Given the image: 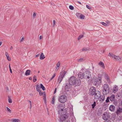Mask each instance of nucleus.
<instances>
[{
	"label": "nucleus",
	"mask_w": 122,
	"mask_h": 122,
	"mask_svg": "<svg viewBox=\"0 0 122 122\" xmlns=\"http://www.w3.org/2000/svg\"><path fill=\"white\" fill-rule=\"evenodd\" d=\"M60 61H59L56 64V66L57 67H59V66H60Z\"/></svg>",
	"instance_id": "nucleus-40"
},
{
	"label": "nucleus",
	"mask_w": 122,
	"mask_h": 122,
	"mask_svg": "<svg viewBox=\"0 0 122 122\" xmlns=\"http://www.w3.org/2000/svg\"><path fill=\"white\" fill-rule=\"evenodd\" d=\"M105 78L107 79V80H109V77L108 76L106 73L105 74Z\"/></svg>",
	"instance_id": "nucleus-27"
},
{
	"label": "nucleus",
	"mask_w": 122,
	"mask_h": 122,
	"mask_svg": "<svg viewBox=\"0 0 122 122\" xmlns=\"http://www.w3.org/2000/svg\"><path fill=\"white\" fill-rule=\"evenodd\" d=\"M113 58L115 59H116V60H121V58L118 56H116L115 55V56H113Z\"/></svg>",
	"instance_id": "nucleus-23"
},
{
	"label": "nucleus",
	"mask_w": 122,
	"mask_h": 122,
	"mask_svg": "<svg viewBox=\"0 0 122 122\" xmlns=\"http://www.w3.org/2000/svg\"><path fill=\"white\" fill-rule=\"evenodd\" d=\"M9 69H10V72L11 73H12V71L11 69V68L10 67V64H9Z\"/></svg>",
	"instance_id": "nucleus-47"
},
{
	"label": "nucleus",
	"mask_w": 122,
	"mask_h": 122,
	"mask_svg": "<svg viewBox=\"0 0 122 122\" xmlns=\"http://www.w3.org/2000/svg\"><path fill=\"white\" fill-rule=\"evenodd\" d=\"M83 61V58H81L79 59L78 60V61L79 62H81Z\"/></svg>",
	"instance_id": "nucleus-41"
},
{
	"label": "nucleus",
	"mask_w": 122,
	"mask_h": 122,
	"mask_svg": "<svg viewBox=\"0 0 122 122\" xmlns=\"http://www.w3.org/2000/svg\"><path fill=\"white\" fill-rule=\"evenodd\" d=\"M42 36H40V37H39V39H40L41 40V39H42Z\"/></svg>",
	"instance_id": "nucleus-61"
},
{
	"label": "nucleus",
	"mask_w": 122,
	"mask_h": 122,
	"mask_svg": "<svg viewBox=\"0 0 122 122\" xmlns=\"http://www.w3.org/2000/svg\"><path fill=\"white\" fill-rule=\"evenodd\" d=\"M85 77H86L87 78L89 79L91 77V76H89V74L88 73L85 74Z\"/></svg>",
	"instance_id": "nucleus-31"
},
{
	"label": "nucleus",
	"mask_w": 122,
	"mask_h": 122,
	"mask_svg": "<svg viewBox=\"0 0 122 122\" xmlns=\"http://www.w3.org/2000/svg\"><path fill=\"white\" fill-rule=\"evenodd\" d=\"M79 18H80L81 19H84V15L81 14Z\"/></svg>",
	"instance_id": "nucleus-38"
},
{
	"label": "nucleus",
	"mask_w": 122,
	"mask_h": 122,
	"mask_svg": "<svg viewBox=\"0 0 122 122\" xmlns=\"http://www.w3.org/2000/svg\"><path fill=\"white\" fill-rule=\"evenodd\" d=\"M84 36L83 35H80L79 36H78V40H80L81 38H83Z\"/></svg>",
	"instance_id": "nucleus-29"
},
{
	"label": "nucleus",
	"mask_w": 122,
	"mask_h": 122,
	"mask_svg": "<svg viewBox=\"0 0 122 122\" xmlns=\"http://www.w3.org/2000/svg\"><path fill=\"white\" fill-rule=\"evenodd\" d=\"M10 121L12 122H20V120L18 119L15 118L11 119Z\"/></svg>",
	"instance_id": "nucleus-17"
},
{
	"label": "nucleus",
	"mask_w": 122,
	"mask_h": 122,
	"mask_svg": "<svg viewBox=\"0 0 122 122\" xmlns=\"http://www.w3.org/2000/svg\"><path fill=\"white\" fill-rule=\"evenodd\" d=\"M102 109L101 108H100L97 112V116L99 117H100L102 115Z\"/></svg>",
	"instance_id": "nucleus-10"
},
{
	"label": "nucleus",
	"mask_w": 122,
	"mask_h": 122,
	"mask_svg": "<svg viewBox=\"0 0 122 122\" xmlns=\"http://www.w3.org/2000/svg\"><path fill=\"white\" fill-rule=\"evenodd\" d=\"M89 49V48H85V49L84 48V51H87Z\"/></svg>",
	"instance_id": "nucleus-57"
},
{
	"label": "nucleus",
	"mask_w": 122,
	"mask_h": 122,
	"mask_svg": "<svg viewBox=\"0 0 122 122\" xmlns=\"http://www.w3.org/2000/svg\"><path fill=\"white\" fill-rule=\"evenodd\" d=\"M61 122H70V121H61Z\"/></svg>",
	"instance_id": "nucleus-59"
},
{
	"label": "nucleus",
	"mask_w": 122,
	"mask_h": 122,
	"mask_svg": "<svg viewBox=\"0 0 122 122\" xmlns=\"http://www.w3.org/2000/svg\"><path fill=\"white\" fill-rule=\"evenodd\" d=\"M89 92L91 96L94 95H97V93L96 92V89L95 87L92 86L89 89Z\"/></svg>",
	"instance_id": "nucleus-4"
},
{
	"label": "nucleus",
	"mask_w": 122,
	"mask_h": 122,
	"mask_svg": "<svg viewBox=\"0 0 122 122\" xmlns=\"http://www.w3.org/2000/svg\"><path fill=\"white\" fill-rule=\"evenodd\" d=\"M88 96H85L84 97V101L87 102L88 100Z\"/></svg>",
	"instance_id": "nucleus-33"
},
{
	"label": "nucleus",
	"mask_w": 122,
	"mask_h": 122,
	"mask_svg": "<svg viewBox=\"0 0 122 122\" xmlns=\"http://www.w3.org/2000/svg\"><path fill=\"white\" fill-rule=\"evenodd\" d=\"M66 96L63 95L61 96L58 99V101L61 103L65 102H66Z\"/></svg>",
	"instance_id": "nucleus-7"
},
{
	"label": "nucleus",
	"mask_w": 122,
	"mask_h": 122,
	"mask_svg": "<svg viewBox=\"0 0 122 122\" xmlns=\"http://www.w3.org/2000/svg\"><path fill=\"white\" fill-rule=\"evenodd\" d=\"M39 92V94L40 96H41L43 94V93L42 92Z\"/></svg>",
	"instance_id": "nucleus-54"
},
{
	"label": "nucleus",
	"mask_w": 122,
	"mask_h": 122,
	"mask_svg": "<svg viewBox=\"0 0 122 122\" xmlns=\"http://www.w3.org/2000/svg\"><path fill=\"white\" fill-rule=\"evenodd\" d=\"M29 79L30 80H31L32 79V78L31 77H30L29 78Z\"/></svg>",
	"instance_id": "nucleus-64"
},
{
	"label": "nucleus",
	"mask_w": 122,
	"mask_h": 122,
	"mask_svg": "<svg viewBox=\"0 0 122 122\" xmlns=\"http://www.w3.org/2000/svg\"><path fill=\"white\" fill-rule=\"evenodd\" d=\"M85 74H87L88 73L89 74V76H91V75L90 74L91 72L89 71L88 70H87L85 71Z\"/></svg>",
	"instance_id": "nucleus-28"
},
{
	"label": "nucleus",
	"mask_w": 122,
	"mask_h": 122,
	"mask_svg": "<svg viewBox=\"0 0 122 122\" xmlns=\"http://www.w3.org/2000/svg\"><path fill=\"white\" fill-rule=\"evenodd\" d=\"M110 113L108 112H106L103 113L102 116V118L104 120H106L110 118Z\"/></svg>",
	"instance_id": "nucleus-5"
},
{
	"label": "nucleus",
	"mask_w": 122,
	"mask_h": 122,
	"mask_svg": "<svg viewBox=\"0 0 122 122\" xmlns=\"http://www.w3.org/2000/svg\"><path fill=\"white\" fill-rule=\"evenodd\" d=\"M79 79L73 76H71L66 81L65 84H81V81L80 79H83L84 77V73L80 72L78 74Z\"/></svg>",
	"instance_id": "nucleus-1"
},
{
	"label": "nucleus",
	"mask_w": 122,
	"mask_h": 122,
	"mask_svg": "<svg viewBox=\"0 0 122 122\" xmlns=\"http://www.w3.org/2000/svg\"><path fill=\"white\" fill-rule=\"evenodd\" d=\"M101 24L103 25H104L105 26H107V25L106 23L103 22H102L101 23Z\"/></svg>",
	"instance_id": "nucleus-42"
},
{
	"label": "nucleus",
	"mask_w": 122,
	"mask_h": 122,
	"mask_svg": "<svg viewBox=\"0 0 122 122\" xmlns=\"http://www.w3.org/2000/svg\"><path fill=\"white\" fill-rule=\"evenodd\" d=\"M92 77H91L90 78H91V79H89V80H88V84H90L91 83V82L92 81V80H91V79H92V78H91Z\"/></svg>",
	"instance_id": "nucleus-46"
},
{
	"label": "nucleus",
	"mask_w": 122,
	"mask_h": 122,
	"mask_svg": "<svg viewBox=\"0 0 122 122\" xmlns=\"http://www.w3.org/2000/svg\"><path fill=\"white\" fill-rule=\"evenodd\" d=\"M115 112L118 116H119L122 112V108H121L119 107H118Z\"/></svg>",
	"instance_id": "nucleus-8"
},
{
	"label": "nucleus",
	"mask_w": 122,
	"mask_h": 122,
	"mask_svg": "<svg viewBox=\"0 0 122 122\" xmlns=\"http://www.w3.org/2000/svg\"><path fill=\"white\" fill-rule=\"evenodd\" d=\"M121 94V93L120 94V93L119 92L118 93H117V96L118 97H120V96L122 97V96H121L122 95Z\"/></svg>",
	"instance_id": "nucleus-44"
},
{
	"label": "nucleus",
	"mask_w": 122,
	"mask_h": 122,
	"mask_svg": "<svg viewBox=\"0 0 122 122\" xmlns=\"http://www.w3.org/2000/svg\"><path fill=\"white\" fill-rule=\"evenodd\" d=\"M102 90L103 92V94L104 95H106L109 92V90H107V89H103V90Z\"/></svg>",
	"instance_id": "nucleus-16"
},
{
	"label": "nucleus",
	"mask_w": 122,
	"mask_h": 122,
	"mask_svg": "<svg viewBox=\"0 0 122 122\" xmlns=\"http://www.w3.org/2000/svg\"><path fill=\"white\" fill-rule=\"evenodd\" d=\"M96 105V102L95 101H94L93 102V104H92V108L94 109Z\"/></svg>",
	"instance_id": "nucleus-26"
},
{
	"label": "nucleus",
	"mask_w": 122,
	"mask_h": 122,
	"mask_svg": "<svg viewBox=\"0 0 122 122\" xmlns=\"http://www.w3.org/2000/svg\"><path fill=\"white\" fill-rule=\"evenodd\" d=\"M30 70H27L25 71V75L26 76H27L29 75L30 73Z\"/></svg>",
	"instance_id": "nucleus-21"
},
{
	"label": "nucleus",
	"mask_w": 122,
	"mask_h": 122,
	"mask_svg": "<svg viewBox=\"0 0 122 122\" xmlns=\"http://www.w3.org/2000/svg\"><path fill=\"white\" fill-rule=\"evenodd\" d=\"M55 96H54L52 98V102H51V103L52 104H54V103L55 102Z\"/></svg>",
	"instance_id": "nucleus-32"
},
{
	"label": "nucleus",
	"mask_w": 122,
	"mask_h": 122,
	"mask_svg": "<svg viewBox=\"0 0 122 122\" xmlns=\"http://www.w3.org/2000/svg\"><path fill=\"white\" fill-rule=\"evenodd\" d=\"M56 88L55 89L54 92V94H55L56 92Z\"/></svg>",
	"instance_id": "nucleus-63"
},
{
	"label": "nucleus",
	"mask_w": 122,
	"mask_h": 122,
	"mask_svg": "<svg viewBox=\"0 0 122 122\" xmlns=\"http://www.w3.org/2000/svg\"><path fill=\"white\" fill-rule=\"evenodd\" d=\"M36 13L35 12H34L33 13V17L35 16H36Z\"/></svg>",
	"instance_id": "nucleus-51"
},
{
	"label": "nucleus",
	"mask_w": 122,
	"mask_h": 122,
	"mask_svg": "<svg viewBox=\"0 0 122 122\" xmlns=\"http://www.w3.org/2000/svg\"><path fill=\"white\" fill-rule=\"evenodd\" d=\"M28 101L30 103V107H31V101H29V100Z\"/></svg>",
	"instance_id": "nucleus-62"
},
{
	"label": "nucleus",
	"mask_w": 122,
	"mask_h": 122,
	"mask_svg": "<svg viewBox=\"0 0 122 122\" xmlns=\"http://www.w3.org/2000/svg\"><path fill=\"white\" fill-rule=\"evenodd\" d=\"M41 88V87L40 86H39L38 85H36V90L38 92H41V91L40 90V89Z\"/></svg>",
	"instance_id": "nucleus-24"
},
{
	"label": "nucleus",
	"mask_w": 122,
	"mask_h": 122,
	"mask_svg": "<svg viewBox=\"0 0 122 122\" xmlns=\"http://www.w3.org/2000/svg\"><path fill=\"white\" fill-rule=\"evenodd\" d=\"M115 107L114 105H111L109 107V110L111 111L114 112L115 110Z\"/></svg>",
	"instance_id": "nucleus-14"
},
{
	"label": "nucleus",
	"mask_w": 122,
	"mask_h": 122,
	"mask_svg": "<svg viewBox=\"0 0 122 122\" xmlns=\"http://www.w3.org/2000/svg\"><path fill=\"white\" fill-rule=\"evenodd\" d=\"M98 79H94V81L96 82L95 84H100L101 83L102 81V78L101 76H98Z\"/></svg>",
	"instance_id": "nucleus-9"
},
{
	"label": "nucleus",
	"mask_w": 122,
	"mask_h": 122,
	"mask_svg": "<svg viewBox=\"0 0 122 122\" xmlns=\"http://www.w3.org/2000/svg\"><path fill=\"white\" fill-rule=\"evenodd\" d=\"M118 87L116 85H114L113 87V91L114 93H116L118 90Z\"/></svg>",
	"instance_id": "nucleus-13"
},
{
	"label": "nucleus",
	"mask_w": 122,
	"mask_h": 122,
	"mask_svg": "<svg viewBox=\"0 0 122 122\" xmlns=\"http://www.w3.org/2000/svg\"><path fill=\"white\" fill-rule=\"evenodd\" d=\"M53 26H54L56 24V21L55 20H53Z\"/></svg>",
	"instance_id": "nucleus-50"
},
{
	"label": "nucleus",
	"mask_w": 122,
	"mask_h": 122,
	"mask_svg": "<svg viewBox=\"0 0 122 122\" xmlns=\"http://www.w3.org/2000/svg\"><path fill=\"white\" fill-rule=\"evenodd\" d=\"M74 84H66L65 87V88L66 91L68 92L70 90L71 87L72 85H74Z\"/></svg>",
	"instance_id": "nucleus-11"
},
{
	"label": "nucleus",
	"mask_w": 122,
	"mask_h": 122,
	"mask_svg": "<svg viewBox=\"0 0 122 122\" xmlns=\"http://www.w3.org/2000/svg\"><path fill=\"white\" fill-rule=\"evenodd\" d=\"M37 80L36 77L35 76H34L33 77V81L34 82H36Z\"/></svg>",
	"instance_id": "nucleus-37"
},
{
	"label": "nucleus",
	"mask_w": 122,
	"mask_h": 122,
	"mask_svg": "<svg viewBox=\"0 0 122 122\" xmlns=\"http://www.w3.org/2000/svg\"><path fill=\"white\" fill-rule=\"evenodd\" d=\"M108 55H109V56H111L112 57V58H113V56H115V55H113V54H111L110 53H109Z\"/></svg>",
	"instance_id": "nucleus-45"
},
{
	"label": "nucleus",
	"mask_w": 122,
	"mask_h": 122,
	"mask_svg": "<svg viewBox=\"0 0 122 122\" xmlns=\"http://www.w3.org/2000/svg\"><path fill=\"white\" fill-rule=\"evenodd\" d=\"M67 73L66 71H65L64 70L63 71L60 72V75L57 79V82L58 84H60L61 83Z\"/></svg>",
	"instance_id": "nucleus-3"
},
{
	"label": "nucleus",
	"mask_w": 122,
	"mask_h": 122,
	"mask_svg": "<svg viewBox=\"0 0 122 122\" xmlns=\"http://www.w3.org/2000/svg\"><path fill=\"white\" fill-rule=\"evenodd\" d=\"M5 55L7 60L9 61H10L11 60V58L10 57L8 53L7 52H6L5 53Z\"/></svg>",
	"instance_id": "nucleus-19"
},
{
	"label": "nucleus",
	"mask_w": 122,
	"mask_h": 122,
	"mask_svg": "<svg viewBox=\"0 0 122 122\" xmlns=\"http://www.w3.org/2000/svg\"><path fill=\"white\" fill-rule=\"evenodd\" d=\"M40 55V54H39L37 55H36V56L35 57H38Z\"/></svg>",
	"instance_id": "nucleus-60"
},
{
	"label": "nucleus",
	"mask_w": 122,
	"mask_h": 122,
	"mask_svg": "<svg viewBox=\"0 0 122 122\" xmlns=\"http://www.w3.org/2000/svg\"><path fill=\"white\" fill-rule=\"evenodd\" d=\"M8 102L9 103H12V100L11 99V98L9 96H8Z\"/></svg>",
	"instance_id": "nucleus-30"
},
{
	"label": "nucleus",
	"mask_w": 122,
	"mask_h": 122,
	"mask_svg": "<svg viewBox=\"0 0 122 122\" xmlns=\"http://www.w3.org/2000/svg\"><path fill=\"white\" fill-rule=\"evenodd\" d=\"M98 93H97V94L98 93V95H94V97L95 99H99L101 95V92L99 91H98Z\"/></svg>",
	"instance_id": "nucleus-15"
},
{
	"label": "nucleus",
	"mask_w": 122,
	"mask_h": 122,
	"mask_svg": "<svg viewBox=\"0 0 122 122\" xmlns=\"http://www.w3.org/2000/svg\"><path fill=\"white\" fill-rule=\"evenodd\" d=\"M45 57L44 56V55L42 53L41 54L40 57V58L41 60H43L44 59Z\"/></svg>",
	"instance_id": "nucleus-20"
},
{
	"label": "nucleus",
	"mask_w": 122,
	"mask_h": 122,
	"mask_svg": "<svg viewBox=\"0 0 122 122\" xmlns=\"http://www.w3.org/2000/svg\"><path fill=\"white\" fill-rule=\"evenodd\" d=\"M40 85H41V86H40L41 87V88L43 90V91L45 90V87L43 86V84H40Z\"/></svg>",
	"instance_id": "nucleus-34"
},
{
	"label": "nucleus",
	"mask_w": 122,
	"mask_h": 122,
	"mask_svg": "<svg viewBox=\"0 0 122 122\" xmlns=\"http://www.w3.org/2000/svg\"><path fill=\"white\" fill-rule=\"evenodd\" d=\"M81 14L80 13H79L78 12H77L76 13V16L78 18H79V17H80V15Z\"/></svg>",
	"instance_id": "nucleus-36"
},
{
	"label": "nucleus",
	"mask_w": 122,
	"mask_h": 122,
	"mask_svg": "<svg viewBox=\"0 0 122 122\" xmlns=\"http://www.w3.org/2000/svg\"><path fill=\"white\" fill-rule=\"evenodd\" d=\"M114 101V103L115 105H116L118 103L116 101Z\"/></svg>",
	"instance_id": "nucleus-48"
},
{
	"label": "nucleus",
	"mask_w": 122,
	"mask_h": 122,
	"mask_svg": "<svg viewBox=\"0 0 122 122\" xmlns=\"http://www.w3.org/2000/svg\"><path fill=\"white\" fill-rule=\"evenodd\" d=\"M103 89H107L109 90V86L108 84H104Z\"/></svg>",
	"instance_id": "nucleus-18"
},
{
	"label": "nucleus",
	"mask_w": 122,
	"mask_h": 122,
	"mask_svg": "<svg viewBox=\"0 0 122 122\" xmlns=\"http://www.w3.org/2000/svg\"><path fill=\"white\" fill-rule=\"evenodd\" d=\"M24 39V38L23 37H22L20 41V42L22 41Z\"/></svg>",
	"instance_id": "nucleus-58"
},
{
	"label": "nucleus",
	"mask_w": 122,
	"mask_h": 122,
	"mask_svg": "<svg viewBox=\"0 0 122 122\" xmlns=\"http://www.w3.org/2000/svg\"><path fill=\"white\" fill-rule=\"evenodd\" d=\"M65 113V112H64L63 113L62 112V114H60V118L61 121H70L68 119L69 115L66 114Z\"/></svg>",
	"instance_id": "nucleus-2"
},
{
	"label": "nucleus",
	"mask_w": 122,
	"mask_h": 122,
	"mask_svg": "<svg viewBox=\"0 0 122 122\" xmlns=\"http://www.w3.org/2000/svg\"><path fill=\"white\" fill-rule=\"evenodd\" d=\"M69 7V9L71 10H73L74 8L73 6L71 5H70Z\"/></svg>",
	"instance_id": "nucleus-39"
},
{
	"label": "nucleus",
	"mask_w": 122,
	"mask_h": 122,
	"mask_svg": "<svg viewBox=\"0 0 122 122\" xmlns=\"http://www.w3.org/2000/svg\"><path fill=\"white\" fill-rule=\"evenodd\" d=\"M6 108L8 112H9L10 113H11V110L8 107H7Z\"/></svg>",
	"instance_id": "nucleus-43"
},
{
	"label": "nucleus",
	"mask_w": 122,
	"mask_h": 122,
	"mask_svg": "<svg viewBox=\"0 0 122 122\" xmlns=\"http://www.w3.org/2000/svg\"><path fill=\"white\" fill-rule=\"evenodd\" d=\"M105 122H112L111 121L109 120H105Z\"/></svg>",
	"instance_id": "nucleus-55"
},
{
	"label": "nucleus",
	"mask_w": 122,
	"mask_h": 122,
	"mask_svg": "<svg viewBox=\"0 0 122 122\" xmlns=\"http://www.w3.org/2000/svg\"><path fill=\"white\" fill-rule=\"evenodd\" d=\"M86 6V7L88 9H91V7L89 5H87Z\"/></svg>",
	"instance_id": "nucleus-49"
},
{
	"label": "nucleus",
	"mask_w": 122,
	"mask_h": 122,
	"mask_svg": "<svg viewBox=\"0 0 122 122\" xmlns=\"http://www.w3.org/2000/svg\"><path fill=\"white\" fill-rule=\"evenodd\" d=\"M44 95H45V96H44V98H43V99H44V101H46V99L45 94Z\"/></svg>",
	"instance_id": "nucleus-52"
},
{
	"label": "nucleus",
	"mask_w": 122,
	"mask_h": 122,
	"mask_svg": "<svg viewBox=\"0 0 122 122\" xmlns=\"http://www.w3.org/2000/svg\"><path fill=\"white\" fill-rule=\"evenodd\" d=\"M109 96L107 97L106 100V103L110 102Z\"/></svg>",
	"instance_id": "nucleus-35"
},
{
	"label": "nucleus",
	"mask_w": 122,
	"mask_h": 122,
	"mask_svg": "<svg viewBox=\"0 0 122 122\" xmlns=\"http://www.w3.org/2000/svg\"><path fill=\"white\" fill-rule=\"evenodd\" d=\"M109 100L111 101H114L115 99V96L114 94H112L110 97H109Z\"/></svg>",
	"instance_id": "nucleus-12"
},
{
	"label": "nucleus",
	"mask_w": 122,
	"mask_h": 122,
	"mask_svg": "<svg viewBox=\"0 0 122 122\" xmlns=\"http://www.w3.org/2000/svg\"><path fill=\"white\" fill-rule=\"evenodd\" d=\"M6 91H8L9 90V89L8 88V86H6Z\"/></svg>",
	"instance_id": "nucleus-56"
},
{
	"label": "nucleus",
	"mask_w": 122,
	"mask_h": 122,
	"mask_svg": "<svg viewBox=\"0 0 122 122\" xmlns=\"http://www.w3.org/2000/svg\"><path fill=\"white\" fill-rule=\"evenodd\" d=\"M63 107V105L62 104H61L58 105L57 108L59 109L58 111V113L59 114H62V112L63 113L64 112V111L63 110V109L64 108Z\"/></svg>",
	"instance_id": "nucleus-6"
},
{
	"label": "nucleus",
	"mask_w": 122,
	"mask_h": 122,
	"mask_svg": "<svg viewBox=\"0 0 122 122\" xmlns=\"http://www.w3.org/2000/svg\"><path fill=\"white\" fill-rule=\"evenodd\" d=\"M56 73H55L53 74V76H52V78H53L54 77L56 76Z\"/></svg>",
	"instance_id": "nucleus-53"
},
{
	"label": "nucleus",
	"mask_w": 122,
	"mask_h": 122,
	"mask_svg": "<svg viewBox=\"0 0 122 122\" xmlns=\"http://www.w3.org/2000/svg\"><path fill=\"white\" fill-rule=\"evenodd\" d=\"M98 64L99 65L101 66L103 68H105V66H104V64L103 62L101 61Z\"/></svg>",
	"instance_id": "nucleus-25"
},
{
	"label": "nucleus",
	"mask_w": 122,
	"mask_h": 122,
	"mask_svg": "<svg viewBox=\"0 0 122 122\" xmlns=\"http://www.w3.org/2000/svg\"><path fill=\"white\" fill-rule=\"evenodd\" d=\"M100 101H101V100L102 101H103L104 100L105 98V96L103 94L102 95H100Z\"/></svg>",
	"instance_id": "nucleus-22"
}]
</instances>
